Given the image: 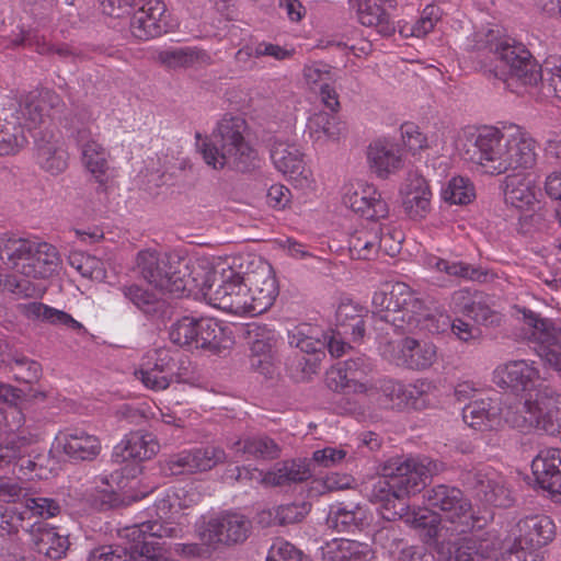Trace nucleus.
I'll use <instances>...</instances> for the list:
<instances>
[{
    "label": "nucleus",
    "instance_id": "nucleus-38",
    "mask_svg": "<svg viewBox=\"0 0 561 561\" xmlns=\"http://www.w3.org/2000/svg\"><path fill=\"white\" fill-rule=\"evenodd\" d=\"M306 133L314 145L324 146L340 140L342 126L335 115L318 112L309 117Z\"/></svg>",
    "mask_w": 561,
    "mask_h": 561
},
{
    "label": "nucleus",
    "instance_id": "nucleus-12",
    "mask_svg": "<svg viewBox=\"0 0 561 561\" xmlns=\"http://www.w3.org/2000/svg\"><path fill=\"white\" fill-rule=\"evenodd\" d=\"M251 528L252 523L245 515L226 512L205 523L199 528L198 535L207 546L219 543L230 546L243 542L249 537Z\"/></svg>",
    "mask_w": 561,
    "mask_h": 561
},
{
    "label": "nucleus",
    "instance_id": "nucleus-16",
    "mask_svg": "<svg viewBox=\"0 0 561 561\" xmlns=\"http://www.w3.org/2000/svg\"><path fill=\"white\" fill-rule=\"evenodd\" d=\"M175 360L173 354L165 348H158L148 352L135 371L137 379L150 390H165L173 381L182 379L174 373Z\"/></svg>",
    "mask_w": 561,
    "mask_h": 561
},
{
    "label": "nucleus",
    "instance_id": "nucleus-33",
    "mask_svg": "<svg viewBox=\"0 0 561 561\" xmlns=\"http://www.w3.org/2000/svg\"><path fill=\"white\" fill-rule=\"evenodd\" d=\"M26 531L38 553L51 560H60L66 557L70 546L69 539L67 536L60 535L55 527L36 522Z\"/></svg>",
    "mask_w": 561,
    "mask_h": 561
},
{
    "label": "nucleus",
    "instance_id": "nucleus-54",
    "mask_svg": "<svg viewBox=\"0 0 561 561\" xmlns=\"http://www.w3.org/2000/svg\"><path fill=\"white\" fill-rule=\"evenodd\" d=\"M401 140L405 149L412 154L434 147H438L437 138H428L422 133L421 128L411 122H407L400 127Z\"/></svg>",
    "mask_w": 561,
    "mask_h": 561
},
{
    "label": "nucleus",
    "instance_id": "nucleus-30",
    "mask_svg": "<svg viewBox=\"0 0 561 561\" xmlns=\"http://www.w3.org/2000/svg\"><path fill=\"white\" fill-rule=\"evenodd\" d=\"M533 472L541 489L561 495V449L546 448L533 460Z\"/></svg>",
    "mask_w": 561,
    "mask_h": 561
},
{
    "label": "nucleus",
    "instance_id": "nucleus-59",
    "mask_svg": "<svg viewBox=\"0 0 561 561\" xmlns=\"http://www.w3.org/2000/svg\"><path fill=\"white\" fill-rule=\"evenodd\" d=\"M24 512L15 507L0 505V537H12L23 527Z\"/></svg>",
    "mask_w": 561,
    "mask_h": 561
},
{
    "label": "nucleus",
    "instance_id": "nucleus-19",
    "mask_svg": "<svg viewBox=\"0 0 561 561\" xmlns=\"http://www.w3.org/2000/svg\"><path fill=\"white\" fill-rule=\"evenodd\" d=\"M244 278L251 298L252 317L268 310L279 291L272 266L260 261L255 268L244 273Z\"/></svg>",
    "mask_w": 561,
    "mask_h": 561
},
{
    "label": "nucleus",
    "instance_id": "nucleus-13",
    "mask_svg": "<svg viewBox=\"0 0 561 561\" xmlns=\"http://www.w3.org/2000/svg\"><path fill=\"white\" fill-rule=\"evenodd\" d=\"M525 324L531 330L529 340L537 355L561 376V328L533 311L524 312Z\"/></svg>",
    "mask_w": 561,
    "mask_h": 561
},
{
    "label": "nucleus",
    "instance_id": "nucleus-46",
    "mask_svg": "<svg viewBox=\"0 0 561 561\" xmlns=\"http://www.w3.org/2000/svg\"><path fill=\"white\" fill-rule=\"evenodd\" d=\"M364 517L365 512L359 505L337 504L331 507L327 523L330 528L344 533L357 528Z\"/></svg>",
    "mask_w": 561,
    "mask_h": 561
},
{
    "label": "nucleus",
    "instance_id": "nucleus-61",
    "mask_svg": "<svg viewBox=\"0 0 561 561\" xmlns=\"http://www.w3.org/2000/svg\"><path fill=\"white\" fill-rule=\"evenodd\" d=\"M265 561H310V559L290 542L277 539L268 549Z\"/></svg>",
    "mask_w": 561,
    "mask_h": 561
},
{
    "label": "nucleus",
    "instance_id": "nucleus-22",
    "mask_svg": "<svg viewBox=\"0 0 561 561\" xmlns=\"http://www.w3.org/2000/svg\"><path fill=\"white\" fill-rule=\"evenodd\" d=\"M167 7L161 0H144L130 20V32L140 41L158 37L169 30Z\"/></svg>",
    "mask_w": 561,
    "mask_h": 561
},
{
    "label": "nucleus",
    "instance_id": "nucleus-3",
    "mask_svg": "<svg viewBox=\"0 0 561 561\" xmlns=\"http://www.w3.org/2000/svg\"><path fill=\"white\" fill-rule=\"evenodd\" d=\"M495 39V33L492 30L477 32L469 43V48L478 51L488 50L500 62L494 69L489 68L490 71H494L495 76L508 72L525 85H536L541 81L543 96L561 98L560 67L541 70L524 45Z\"/></svg>",
    "mask_w": 561,
    "mask_h": 561
},
{
    "label": "nucleus",
    "instance_id": "nucleus-36",
    "mask_svg": "<svg viewBox=\"0 0 561 561\" xmlns=\"http://www.w3.org/2000/svg\"><path fill=\"white\" fill-rule=\"evenodd\" d=\"M20 313L31 321L46 322L53 325H62L73 331H84L82 323L73 319L69 313L38 301L20 304Z\"/></svg>",
    "mask_w": 561,
    "mask_h": 561
},
{
    "label": "nucleus",
    "instance_id": "nucleus-64",
    "mask_svg": "<svg viewBox=\"0 0 561 561\" xmlns=\"http://www.w3.org/2000/svg\"><path fill=\"white\" fill-rule=\"evenodd\" d=\"M25 508L42 518H53L60 513L59 503L50 497H25Z\"/></svg>",
    "mask_w": 561,
    "mask_h": 561
},
{
    "label": "nucleus",
    "instance_id": "nucleus-53",
    "mask_svg": "<svg viewBox=\"0 0 561 561\" xmlns=\"http://www.w3.org/2000/svg\"><path fill=\"white\" fill-rule=\"evenodd\" d=\"M196 333L195 350L217 351L220 347L224 329L215 319H198Z\"/></svg>",
    "mask_w": 561,
    "mask_h": 561
},
{
    "label": "nucleus",
    "instance_id": "nucleus-42",
    "mask_svg": "<svg viewBox=\"0 0 561 561\" xmlns=\"http://www.w3.org/2000/svg\"><path fill=\"white\" fill-rule=\"evenodd\" d=\"M309 477L310 470L304 460H286L276 463L270 471L264 472V484L280 486L302 482Z\"/></svg>",
    "mask_w": 561,
    "mask_h": 561
},
{
    "label": "nucleus",
    "instance_id": "nucleus-50",
    "mask_svg": "<svg viewBox=\"0 0 561 561\" xmlns=\"http://www.w3.org/2000/svg\"><path fill=\"white\" fill-rule=\"evenodd\" d=\"M476 197L472 182L463 176L451 178L442 190V198L454 205H467Z\"/></svg>",
    "mask_w": 561,
    "mask_h": 561
},
{
    "label": "nucleus",
    "instance_id": "nucleus-15",
    "mask_svg": "<svg viewBox=\"0 0 561 561\" xmlns=\"http://www.w3.org/2000/svg\"><path fill=\"white\" fill-rule=\"evenodd\" d=\"M383 356L397 366L412 370L430 369L437 360V346L430 341L404 337L389 343Z\"/></svg>",
    "mask_w": 561,
    "mask_h": 561
},
{
    "label": "nucleus",
    "instance_id": "nucleus-26",
    "mask_svg": "<svg viewBox=\"0 0 561 561\" xmlns=\"http://www.w3.org/2000/svg\"><path fill=\"white\" fill-rule=\"evenodd\" d=\"M250 344V366L264 376H271L274 367L276 332L265 324H251L247 330Z\"/></svg>",
    "mask_w": 561,
    "mask_h": 561
},
{
    "label": "nucleus",
    "instance_id": "nucleus-25",
    "mask_svg": "<svg viewBox=\"0 0 561 561\" xmlns=\"http://www.w3.org/2000/svg\"><path fill=\"white\" fill-rule=\"evenodd\" d=\"M399 195L403 210L411 219H423L430 213L432 191L426 179L417 171L407 174Z\"/></svg>",
    "mask_w": 561,
    "mask_h": 561
},
{
    "label": "nucleus",
    "instance_id": "nucleus-17",
    "mask_svg": "<svg viewBox=\"0 0 561 561\" xmlns=\"http://www.w3.org/2000/svg\"><path fill=\"white\" fill-rule=\"evenodd\" d=\"M466 483L482 503L495 507H508L514 497L505 478L492 468H481L466 476Z\"/></svg>",
    "mask_w": 561,
    "mask_h": 561
},
{
    "label": "nucleus",
    "instance_id": "nucleus-47",
    "mask_svg": "<svg viewBox=\"0 0 561 561\" xmlns=\"http://www.w3.org/2000/svg\"><path fill=\"white\" fill-rule=\"evenodd\" d=\"M342 365L347 371L351 381H353L354 393L374 396L377 392V387L373 386L367 380V376L371 371V364L366 357L351 358L345 360Z\"/></svg>",
    "mask_w": 561,
    "mask_h": 561
},
{
    "label": "nucleus",
    "instance_id": "nucleus-37",
    "mask_svg": "<svg viewBox=\"0 0 561 561\" xmlns=\"http://www.w3.org/2000/svg\"><path fill=\"white\" fill-rule=\"evenodd\" d=\"M228 448L239 457L247 456L256 459H275L280 448L274 439L266 435H247L231 442Z\"/></svg>",
    "mask_w": 561,
    "mask_h": 561
},
{
    "label": "nucleus",
    "instance_id": "nucleus-21",
    "mask_svg": "<svg viewBox=\"0 0 561 561\" xmlns=\"http://www.w3.org/2000/svg\"><path fill=\"white\" fill-rule=\"evenodd\" d=\"M511 530L517 551L540 549L556 536L554 523L547 515L526 516L512 526Z\"/></svg>",
    "mask_w": 561,
    "mask_h": 561
},
{
    "label": "nucleus",
    "instance_id": "nucleus-5",
    "mask_svg": "<svg viewBox=\"0 0 561 561\" xmlns=\"http://www.w3.org/2000/svg\"><path fill=\"white\" fill-rule=\"evenodd\" d=\"M0 259L11 270L33 279L48 278L59 266L54 245L12 232L0 236Z\"/></svg>",
    "mask_w": 561,
    "mask_h": 561
},
{
    "label": "nucleus",
    "instance_id": "nucleus-7",
    "mask_svg": "<svg viewBox=\"0 0 561 561\" xmlns=\"http://www.w3.org/2000/svg\"><path fill=\"white\" fill-rule=\"evenodd\" d=\"M373 312L380 319L393 325L397 330L405 331L421 308V300L410 286L402 282L387 283L374 293L371 299Z\"/></svg>",
    "mask_w": 561,
    "mask_h": 561
},
{
    "label": "nucleus",
    "instance_id": "nucleus-4",
    "mask_svg": "<svg viewBox=\"0 0 561 561\" xmlns=\"http://www.w3.org/2000/svg\"><path fill=\"white\" fill-rule=\"evenodd\" d=\"M245 121L225 116L214 129L210 140L201 146L203 159L215 170L229 168L245 172L255 165L256 152L244 139Z\"/></svg>",
    "mask_w": 561,
    "mask_h": 561
},
{
    "label": "nucleus",
    "instance_id": "nucleus-23",
    "mask_svg": "<svg viewBox=\"0 0 561 561\" xmlns=\"http://www.w3.org/2000/svg\"><path fill=\"white\" fill-rule=\"evenodd\" d=\"M238 260V257L226 259L220 271H216L220 276L219 283L204 288V296L208 302L226 312H228L230 300L236 299L244 283V273L236 268Z\"/></svg>",
    "mask_w": 561,
    "mask_h": 561
},
{
    "label": "nucleus",
    "instance_id": "nucleus-56",
    "mask_svg": "<svg viewBox=\"0 0 561 561\" xmlns=\"http://www.w3.org/2000/svg\"><path fill=\"white\" fill-rule=\"evenodd\" d=\"M198 319L183 317L173 323L169 331V337L172 343L179 346L195 348Z\"/></svg>",
    "mask_w": 561,
    "mask_h": 561
},
{
    "label": "nucleus",
    "instance_id": "nucleus-18",
    "mask_svg": "<svg viewBox=\"0 0 561 561\" xmlns=\"http://www.w3.org/2000/svg\"><path fill=\"white\" fill-rule=\"evenodd\" d=\"M540 380L536 363L527 359L510 360L499 365L493 371L495 385L517 394L537 390Z\"/></svg>",
    "mask_w": 561,
    "mask_h": 561
},
{
    "label": "nucleus",
    "instance_id": "nucleus-63",
    "mask_svg": "<svg viewBox=\"0 0 561 561\" xmlns=\"http://www.w3.org/2000/svg\"><path fill=\"white\" fill-rule=\"evenodd\" d=\"M355 480L352 476L331 473L323 479L312 481L311 489L322 494L325 492H335L353 488Z\"/></svg>",
    "mask_w": 561,
    "mask_h": 561
},
{
    "label": "nucleus",
    "instance_id": "nucleus-39",
    "mask_svg": "<svg viewBox=\"0 0 561 561\" xmlns=\"http://www.w3.org/2000/svg\"><path fill=\"white\" fill-rule=\"evenodd\" d=\"M367 310L352 300L342 301L336 310V324L344 334H351L354 342L360 341L366 332L364 316Z\"/></svg>",
    "mask_w": 561,
    "mask_h": 561
},
{
    "label": "nucleus",
    "instance_id": "nucleus-43",
    "mask_svg": "<svg viewBox=\"0 0 561 561\" xmlns=\"http://www.w3.org/2000/svg\"><path fill=\"white\" fill-rule=\"evenodd\" d=\"M153 58L171 69L187 68L209 60V56L204 50L195 47L160 49L154 53Z\"/></svg>",
    "mask_w": 561,
    "mask_h": 561
},
{
    "label": "nucleus",
    "instance_id": "nucleus-6",
    "mask_svg": "<svg viewBox=\"0 0 561 561\" xmlns=\"http://www.w3.org/2000/svg\"><path fill=\"white\" fill-rule=\"evenodd\" d=\"M191 259L182 251L160 252L144 249L137 253L136 267L150 285L172 295L185 293L191 280Z\"/></svg>",
    "mask_w": 561,
    "mask_h": 561
},
{
    "label": "nucleus",
    "instance_id": "nucleus-60",
    "mask_svg": "<svg viewBox=\"0 0 561 561\" xmlns=\"http://www.w3.org/2000/svg\"><path fill=\"white\" fill-rule=\"evenodd\" d=\"M403 520L414 528H427L431 536L437 534L438 516L431 508L411 511L409 507Z\"/></svg>",
    "mask_w": 561,
    "mask_h": 561
},
{
    "label": "nucleus",
    "instance_id": "nucleus-31",
    "mask_svg": "<svg viewBox=\"0 0 561 561\" xmlns=\"http://www.w3.org/2000/svg\"><path fill=\"white\" fill-rule=\"evenodd\" d=\"M56 440L64 453L76 460H92L101 451L99 437L79 427L59 432Z\"/></svg>",
    "mask_w": 561,
    "mask_h": 561
},
{
    "label": "nucleus",
    "instance_id": "nucleus-8",
    "mask_svg": "<svg viewBox=\"0 0 561 561\" xmlns=\"http://www.w3.org/2000/svg\"><path fill=\"white\" fill-rule=\"evenodd\" d=\"M424 501L440 520L451 525L457 534H465L474 527L476 518L470 500L453 485L438 484L425 491Z\"/></svg>",
    "mask_w": 561,
    "mask_h": 561
},
{
    "label": "nucleus",
    "instance_id": "nucleus-40",
    "mask_svg": "<svg viewBox=\"0 0 561 561\" xmlns=\"http://www.w3.org/2000/svg\"><path fill=\"white\" fill-rule=\"evenodd\" d=\"M423 264L430 270L466 280L482 282L486 278V272L480 267H474L461 261L442 259L434 254H426L423 257Z\"/></svg>",
    "mask_w": 561,
    "mask_h": 561
},
{
    "label": "nucleus",
    "instance_id": "nucleus-20",
    "mask_svg": "<svg viewBox=\"0 0 561 561\" xmlns=\"http://www.w3.org/2000/svg\"><path fill=\"white\" fill-rule=\"evenodd\" d=\"M343 204L362 217L377 221L389 214L387 202L373 184L358 182L345 187Z\"/></svg>",
    "mask_w": 561,
    "mask_h": 561
},
{
    "label": "nucleus",
    "instance_id": "nucleus-41",
    "mask_svg": "<svg viewBox=\"0 0 561 561\" xmlns=\"http://www.w3.org/2000/svg\"><path fill=\"white\" fill-rule=\"evenodd\" d=\"M199 500L201 494L192 485L174 488L168 491L165 499L159 502L158 510L164 514L170 513V518L173 519H179L184 514L182 520L187 525V513L182 511L197 504Z\"/></svg>",
    "mask_w": 561,
    "mask_h": 561
},
{
    "label": "nucleus",
    "instance_id": "nucleus-2",
    "mask_svg": "<svg viewBox=\"0 0 561 561\" xmlns=\"http://www.w3.org/2000/svg\"><path fill=\"white\" fill-rule=\"evenodd\" d=\"M463 421L478 431H493L507 423L522 431L542 430L554 435L561 428V394L550 389L538 390L536 398L527 399L520 411L508 409L504 416L497 400L476 399L462 409Z\"/></svg>",
    "mask_w": 561,
    "mask_h": 561
},
{
    "label": "nucleus",
    "instance_id": "nucleus-29",
    "mask_svg": "<svg viewBox=\"0 0 561 561\" xmlns=\"http://www.w3.org/2000/svg\"><path fill=\"white\" fill-rule=\"evenodd\" d=\"M503 193L506 204L528 210L537 202V181L530 172H514L505 176Z\"/></svg>",
    "mask_w": 561,
    "mask_h": 561
},
{
    "label": "nucleus",
    "instance_id": "nucleus-44",
    "mask_svg": "<svg viewBox=\"0 0 561 561\" xmlns=\"http://www.w3.org/2000/svg\"><path fill=\"white\" fill-rule=\"evenodd\" d=\"M288 341L291 346L299 348L301 352L317 354L325 348L327 335L317 327L300 324L289 331Z\"/></svg>",
    "mask_w": 561,
    "mask_h": 561
},
{
    "label": "nucleus",
    "instance_id": "nucleus-9",
    "mask_svg": "<svg viewBox=\"0 0 561 561\" xmlns=\"http://www.w3.org/2000/svg\"><path fill=\"white\" fill-rule=\"evenodd\" d=\"M439 470L440 463L425 456L396 459L385 467L380 480L389 483L396 492L410 496L423 490L426 480Z\"/></svg>",
    "mask_w": 561,
    "mask_h": 561
},
{
    "label": "nucleus",
    "instance_id": "nucleus-51",
    "mask_svg": "<svg viewBox=\"0 0 561 561\" xmlns=\"http://www.w3.org/2000/svg\"><path fill=\"white\" fill-rule=\"evenodd\" d=\"M309 511L310 505L306 502L284 504L273 510L263 511L260 514V522H265V516H267L270 519L273 517V522L278 525L294 524L302 520Z\"/></svg>",
    "mask_w": 561,
    "mask_h": 561
},
{
    "label": "nucleus",
    "instance_id": "nucleus-32",
    "mask_svg": "<svg viewBox=\"0 0 561 561\" xmlns=\"http://www.w3.org/2000/svg\"><path fill=\"white\" fill-rule=\"evenodd\" d=\"M159 447L152 434L141 431L131 432L114 447L113 457L118 462L144 461L152 458Z\"/></svg>",
    "mask_w": 561,
    "mask_h": 561
},
{
    "label": "nucleus",
    "instance_id": "nucleus-48",
    "mask_svg": "<svg viewBox=\"0 0 561 561\" xmlns=\"http://www.w3.org/2000/svg\"><path fill=\"white\" fill-rule=\"evenodd\" d=\"M412 321L407 322L405 331L420 329L432 334H439L447 331L450 327V317L444 312H426L423 302Z\"/></svg>",
    "mask_w": 561,
    "mask_h": 561
},
{
    "label": "nucleus",
    "instance_id": "nucleus-57",
    "mask_svg": "<svg viewBox=\"0 0 561 561\" xmlns=\"http://www.w3.org/2000/svg\"><path fill=\"white\" fill-rule=\"evenodd\" d=\"M379 390L385 398L381 400L383 405L397 409L409 407L407 387L402 382L392 379L382 380Z\"/></svg>",
    "mask_w": 561,
    "mask_h": 561
},
{
    "label": "nucleus",
    "instance_id": "nucleus-52",
    "mask_svg": "<svg viewBox=\"0 0 561 561\" xmlns=\"http://www.w3.org/2000/svg\"><path fill=\"white\" fill-rule=\"evenodd\" d=\"M192 472L208 471L226 460V453L217 446H205L187 449Z\"/></svg>",
    "mask_w": 561,
    "mask_h": 561
},
{
    "label": "nucleus",
    "instance_id": "nucleus-55",
    "mask_svg": "<svg viewBox=\"0 0 561 561\" xmlns=\"http://www.w3.org/2000/svg\"><path fill=\"white\" fill-rule=\"evenodd\" d=\"M36 159L42 169L51 174H59L67 168L66 152L54 144H37Z\"/></svg>",
    "mask_w": 561,
    "mask_h": 561
},
{
    "label": "nucleus",
    "instance_id": "nucleus-58",
    "mask_svg": "<svg viewBox=\"0 0 561 561\" xmlns=\"http://www.w3.org/2000/svg\"><path fill=\"white\" fill-rule=\"evenodd\" d=\"M304 79L310 90L317 91L333 81L330 66L323 62H311L304 68Z\"/></svg>",
    "mask_w": 561,
    "mask_h": 561
},
{
    "label": "nucleus",
    "instance_id": "nucleus-35",
    "mask_svg": "<svg viewBox=\"0 0 561 561\" xmlns=\"http://www.w3.org/2000/svg\"><path fill=\"white\" fill-rule=\"evenodd\" d=\"M405 494L396 492L389 483L378 480L371 490L370 501L378 504V511L386 520L404 519L409 504Z\"/></svg>",
    "mask_w": 561,
    "mask_h": 561
},
{
    "label": "nucleus",
    "instance_id": "nucleus-24",
    "mask_svg": "<svg viewBox=\"0 0 561 561\" xmlns=\"http://www.w3.org/2000/svg\"><path fill=\"white\" fill-rule=\"evenodd\" d=\"M392 234L382 232L379 224L374 222L368 227L356 230L348 240L350 251L353 257L358 260H370L379 250L390 256L399 252L398 243L388 245Z\"/></svg>",
    "mask_w": 561,
    "mask_h": 561
},
{
    "label": "nucleus",
    "instance_id": "nucleus-28",
    "mask_svg": "<svg viewBox=\"0 0 561 561\" xmlns=\"http://www.w3.org/2000/svg\"><path fill=\"white\" fill-rule=\"evenodd\" d=\"M76 140L81 151L83 165L98 182L102 183L108 170V151L89 128L79 129Z\"/></svg>",
    "mask_w": 561,
    "mask_h": 561
},
{
    "label": "nucleus",
    "instance_id": "nucleus-27",
    "mask_svg": "<svg viewBox=\"0 0 561 561\" xmlns=\"http://www.w3.org/2000/svg\"><path fill=\"white\" fill-rule=\"evenodd\" d=\"M367 161L371 171L382 180L397 173L403 167L399 145L391 138H377L367 148Z\"/></svg>",
    "mask_w": 561,
    "mask_h": 561
},
{
    "label": "nucleus",
    "instance_id": "nucleus-49",
    "mask_svg": "<svg viewBox=\"0 0 561 561\" xmlns=\"http://www.w3.org/2000/svg\"><path fill=\"white\" fill-rule=\"evenodd\" d=\"M145 552L136 553L133 546L130 550L123 547L104 546L92 550L89 554L88 561H164L161 557H149Z\"/></svg>",
    "mask_w": 561,
    "mask_h": 561
},
{
    "label": "nucleus",
    "instance_id": "nucleus-62",
    "mask_svg": "<svg viewBox=\"0 0 561 561\" xmlns=\"http://www.w3.org/2000/svg\"><path fill=\"white\" fill-rule=\"evenodd\" d=\"M11 370L14 378L19 381L31 383L38 380L42 374V366L39 363L30 359L25 356L14 357L11 364Z\"/></svg>",
    "mask_w": 561,
    "mask_h": 561
},
{
    "label": "nucleus",
    "instance_id": "nucleus-11",
    "mask_svg": "<svg viewBox=\"0 0 561 561\" xmlns=\"http://www.w3.org/2000/svg\"><path fill=\"white\" fill-rule=\"evenodd\" d=\"M183 516L184 514L179 519H173L169 515L168 520H148L127 527V536H131L135 542L133 545L135 552L137 554L145 552L146 547L147 556L161 557L164 561H170L156 539L181 537L186 527V523L182 520Z\"/></svg>",
    "mask_w": 561,
    "mask_h": 561
},
{
    "label": "nucleus",
    "instance_id": "nucleus-14",
    "mask_svg": "<svg viewBox=\"0 0 561 561\" xmlns=\"http://www.w3.org/2000/svg\"><path fill=\"white\" fill-rule=\"evenodd\" d=\"M271 159L275 169L295 187L308 190L313 186L312 172L307 167L298 145L276 139L271 149Z\"/></svg>",
    "mask_w": 561,
    "mask_h": 561
},
{
    "label": "nucleus",
    "instance_id": "nucleus-1",
    "mask_svg": "<svg viewBox=\"0 0 561 561\" xmlns=\"http://www.w3.org/2000/svg\"><path fill=\"white\" fill-rule=\"evenodd\" d=\"M455 146L460 156L482 174L527 172L537 163V141L524 128L467 127L458 131Z\"/></svg>",
    "mask_w": 561,
    "mask_h": 561
},
{
    "label": "nucleus",
    "instance_id": "nucleus-45",
    "mask_svg": "<svg viewBox=\"0 0 561 561\" xmlns=\"http://www.w3.org/2000/svg\"><path fill=\"white\" fill-rule=\"evenodd\" d=\"M358 21L369 27H375L382 36H390L396 32L393 22L385 10L374 0H366L358 4Z\"/></svg>",
    "mask_w": 561,
    "mask_h": 561
},
{
    "label": "nucleus",
    "instance_id": "nucleus-10",
    "mask_svg": "<svg viewBox=\"0 0 561 561\" xmlns=\"http://www.w3.org/2000/svg\"><path fill=\"white\" fill-rule=\"evenodd\" d=\"M515 552L517 550L511 529L504 538L492 530L463 537L449 561H484L486 558H497Z\"/></svg>",
    "mask_w": 561,
    "mask_h": 561
},
{
    "label": "nucleus",
    "instance_id": "nucleus-34",
    "mask_svg": "<svg viewBox=\"0 0 561 561\" xmlns=\"http://www.w3.org/2000/svg\"><path fill=\"white\" fill-rule=\"evenodd\" d=\"M323 561H375L373 548L365 542L334 538L321 547Z\"/></svg>",
    "mask_w": 561,
    "mask_h": 561
}]
</instances>
